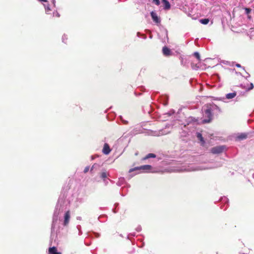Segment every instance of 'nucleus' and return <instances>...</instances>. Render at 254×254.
I'll use <instances>...</instances> for the list:
<instances>
[{
	"label": "nucleus",
	"instance_id": "obj_1",
	"mask_svg": "<svg viewBox=\"0 0 254 254\" xmlns=\"http://www.w3.org/2000/svg\"><path fill=\"white\" fill-rule=\"evenodd\" d=\"M216 107V106L215 105H210L209 106H207L205 109H204L203 116L207 119H204L203 120V123H207L210 122L212 117V111Z\"/></svg>",
	"mask_w": 254,
	"mask_h": 254
},
{
	"label": "nucleus",
	"instance_id": "obj_2",
	"mask_svg": "<svg viewBox=\"0 0 254 254\" xmlns=\"http://www.w3.org/2000/svg\"><path fill=\"white\" fill-rule=\"evenodd\" d=\"M210 167H196L193 165H190L188 166L187 167L182 168L180 170H178V171L183 172V171H198V170H202L207 169H210Z\"/></svg>",
	"mask_w": 254,
	"mask_h": 254
},
{
	"label": "nucleus",
	"instance_id": "obj_3",
	"mask_svg": "<svg viewBox=\"0 0 254 254\" xmlns=\"http://www.w3.org/2000/svg\"><path fill=\"white\" fill-rule=\"evenodd\" d=\"M39 0L46 3H43V5L45 8L46 12L47 14H50V11H51L52 9L49 6H50L49 2L51 3L50 6L51 7H54L55 6V0Z\"/></svg>",
	"mask_w": 254,
	"mask_h": 254
},
{
	"label": "nucleus",
	"instance_id": "obj_4",
	"mask_svg": "<svg viewBox=\"0 0 254 254\" xmlns=\"http://www.w3.org/2000/svg\"><path fill=\"white\" fill-rule=\"evenodd\" d=\"M169 126L167 125L165 129L159 130L152 131L151 134L153 136H159L161 135H166L170 132V130L167 129L169 127Z\"/></svg>",
	"mask_w": 254,
	"mask_h": 254
},
{
	"label": "nucleus",
	"instance_id": "obj_5",
	"mask_svg": "<svg viewBox=\"0 0 254 254\" xmlns=\"http://www.w3.org/2000/svg\"><path fill=\"white\" fill-rule=\"evenodd\" d=\"M138 170H142V172H152V173L155 172L154 171L152 170V168L150 165H146L141 166L140 167H136V168H134L133 169H131L129 170V173H131L134 171Z\"/></svg>",
	"mask_w": 254,
	"mask_h": 254
},
{
	"label": "nucleus",
	"instance_id": "obj_6",
	"mask_svg": "<svg viewBox=\"0 0 254 254\" xmlns=\"http://www.w3.org/2000/svg\"><path fill=\"white\" fill-rule=\"evenodd\" d=\"M225 149V146L224 145L217 146L211 148V152L213 154H219L222 153Z\"/></svg>",
	"mask_w": 254,
	"mask_h": 254
},
{
	"label": "nucleus",
	"instance_id": "obj_7",
	"mask_svg": "<svg viewBox=\"0 0 254 254\" xmlns=\"http://www.w3.org/2000/svg\"><path fill=\"white\" fill-rule=\"evenodd\" d=\"M60 213V210H58V204L57 205L54 215H53V224H52V228L54 227V225H55L56 223L57 222L58 220V216Z\"/></svg>",
	"mask_w": 254,
	"mask_h": 254
},
{
	"label": "nucleus",
	"instance_id": "obj_8",
	"mask_svg": "<svg viewBox=\"0 0 254 254\" xmlns=\"http://www.w3.org/2000/svg\"><path fill=\"white\" fill-rule=\"evenodd\" d=\"M70 219V212L69 211H66L64 216V226L67 225Z\"/></svg>",
	"mask_w": 254,
	"mask_h": 254
},
{
	"label": "nucleus",
	"instance_id": "obj_9",
	"mask_svg": "<svg viewBox=\"0 0 254 254\" xmlns=\"http://www.w3.org/2000/svg\"><path fill=\"white\" fill-rule=\"evenodd\" d=\"M150 14L151 17L154 22L156 23H159L160 22V18L158 17L157 14L155 12L152 11Z\"/></svg>",
	"mask_w": 254,
	"mask_h": 254
},
{
	"label": "nucleus",
	"instance_id": "obj_10",
	"mask_svg": "<svg viewBox=\"0 0 254 254\" xmlns=\"http://www.w3.org/2000/svg\"><path fill=\"white\" fill-rule=\"evenodd\" d=\"M111 152V149L109 145L107 143H105L103 149V153L104 154L108 155Z\"/></svg>",
	"mask_w": 254,
	"mask_h": 254
},
{
	"label": "nucleus",
	"instance_id": "obj_11",
	"mask_svg": "<svg viewBox=\"0 0 254 254\" xmlns=\"http://www.w3.org/2000/svg\"><path fill=\"white\" fill-rule=\"evenodd\" d=\"M168 100V97L167 95H163L161 97L160 100L162 102V104L164 106H166L168 104L167 101Z\"/></svg>",
	"mask_w": 254,
	"mask_h": 254
},
{
	"label": "nucleus",
	"instance_id": "obj_12",
	"mask_svg": "<svg viewBox=\"0 0 254 254\" xmlns=\"http://www.w3.org/2000/svg\"><path fill=\"white\" fill-rule=\"evenodd\" d=\"M49 253L50 254H61V253L57 252V248L55 247L50 248Z\"/></svg>",
	"mask_w": 254,
	"mask_h": 254
},
{
	"label": "nucleus",
	"instance_id": "obj_13",
	"mask_svg": "<svg viewBox=\"0 0 254 254\" xmlns=\"http://www.w3.org/2000/svg\"><path fill=\"white\" fill-rule=\"evenodd\" d=\"M162 51L165 56H169L171 53L170 50L166 47H163Z\"/></svg>",
	"mask_w": 254,
	"mask_h": 254
},
{
	"label": "nucleus",
	"instance_id": "obj_14",
	"mask_svg": "<svg viewBox=\"0 0 254 254\" xmlns=\"http://www.w3.org/2000/svg\"><path fill=\"white\" fill-rule=\"evenodd\" d=\"M236 96V92H232L228 94H227L226 95V97L228 99H231L234 98Z\"/></svg>",
	"mask_w": 254,
	"mask_h": 254
},
{
	"label": "nucleus",
	"instance_id": "obj_15",
	"mask_svg": "<svg viewBox=\"0 0 254 254\" xmlns=\"http://www.w3.org/2000/svg\"><path fill=\"white\" fill-rule=\"evenodd\" d=\"M163 3L164 4V8L168 9L170 8V4L169 2L167 0H162Z\"/></svg>",
	"mask_w": 254,
	"mask_h": 254
},
{
	"label": "nucleus",
	"instance_id": "obj_16",
	"mask_svg": "<svg viewBox=\"0 0 254 254\" xmlns=\"http://www.w3.org/2000/svg\"><path fill=\"white\" fill-rule=\"evenodd\" d=\"M197 137L201 142L202 144L203 145L204 143V140H203V138L202 136V134L199 132H197Z\"/></svg>",
	"mask_w": 254,
	"mask_h": 254
},
{
	"label": "nucleus",
	"instance_id": "obj_17",
	"mask_svg": "<svg viewBox=\"0 0 254 254\" xmlns=\"http://www.w3.org/2000/svg\"><path fill=\"white\" fill-rule=\"evenodd\" d=\"M125 180L124 178H120L119 179V181L117 182V185L119 186H122L125 183Z\"/></svg>",
	"mask_w": 254,
	"mask_h": 254
},
{
	"label": "nucleus",
	"instance_id": "obj_18",
	"mask_svg": "<svg viewBox=\"0 0 254 254\" xmlns=\"http://www.w3.org/2000/svg\"><path fill=\"white\" fill-rule=\"evenodd\" d=\"M247 134L245 133H242L238 136L237 138L239 139H244L246 138Z\"/></svg>",
	"mask_w": 254,
	"mask_h": 254
},
{
	"label": "nucleus",
	"instance_id": "obj_19",
	"mask_svg": "<svg viewBox=\"0 0 254 254\" xmlns=\"http://www.w3.org/2000/svg\"><path fill=\"white\" fill-rule=\"evenodd\" d=\"M156 155L153 153H149L147 154L146 157L144 158V159H147L150 158H155Z\"/></svg>",
	"mask_w": 254,
	"mask_h": 254
},
{
	"label": "nucleus",
	"instance_id": "obj_20",
	"mask_svg": "<svg viewBox=\"0 0 254 254\" xmlns=\"http://www.w3.org/2000/svg\"><path fill=\"white\" fill-rule=\"evenodd\" d=\"M209 19H202L200 20V22L203 24H207L209 22Z\"/></svg>",
	"mask_w": 254,
	"mask_h": 254
},
{
	"label": "nucleus",
	"instance_id": "obj_21",
	"mask_svg": "<svg viewBox=\"0 0 254 254\" xmlns=\"http://www.w3.org/2000/svg\"><path fill=\"white\" fill-rule=\"evenodd\" d=\"M108 175L106 173V172H102L101 174V177L102 179H107V177Z\"/></svg>",
	"mask_w": 254,
	"mask_h": 254
},
{
	"label": "nucleus",
	"instance_id": "obj_22",
	"mask_svg": "<svg viewBox=\"0 0 254 254\" xmlns=\"http://www.w3.org/2000/svg\"><path fill=\"white\" fill-rule=\"evenodd\" d=\"M109 181H111V180L110 179H103V182L104 183L105 185H106V186L108 184Z\"/></svg>",
	"mask_w": 254,
	"mask_h": 254
},
{
	"label": "nucleus",
	"instance_id": "obj_23",
	"mask_svg": "<svg viewBox=\"0 0 254 254\" xmlns=\"http://www.w3.org/2000/svg\"><path fill=\"white\" fill-rule=\"evenodd\" d=\"M246 13L248 14H249L251 11V9L249 8H245V9Z\"/></svg>",
	"mask_w": 254,
	"mask_h": 254
},
{
	"label": "nucleus",
	"instance_id": "obj_24",
	"mask_svg": "<svg viewBox=\"0 0 254 254\" xmlns=\"http://www.w3.org/2000/svg\"><path fill=\"white\" fill-rule=\"evenodd\" d=\"M194 56L198 59V60H199L200 59V56H199V54L197 52H195L194 53Z\"/></svg>",
	"mask_w": 254,
	"mask_h": 254
},
{
	"label": "nucleus",
	"instance_id": "obj_25",
	"mask_svg": "<svg viewBox=\"0 0 254 254\" xmlns=\"http://www.w3.org/2000/svg\"><path fill=\"white\" fill-rule=\"evenodd\" d=\"M153 1L157 5H159L160 4L159 0H153Z\"/></svg>",
	"mask_w": 254,
	"mask_h": 254
},
{
	"label": "nucleus",
	"instance_id": "obj_26",
	"mask_svg": "<svg viewBox=\"0 0 254 254\" xmlns=\"http://www.w3.org/2000/svg\"><path fill=\"white\" fill-rule=\"evenodd\" d=\"M89 170V166H87L86 167H85V168L84 169V172L85 173H87Z\"/></svg>",
	"mask_w": 254,
	"mask_h": 254
},
{
	"label": "nucleus",
	"instance_id": "obj_27",
	"mask_svg": "<svg viewBox=\"0 0 254 254\" xmlns=\"http://www.w3.org/2000/svg\"><path fill=\"white\" fill-rule=\"evenodd\" d=\"M254 88V85L253 83L250 84V87L248 88V90L252 89Z\"/></svg>",
	"mask_w": 254,
	"mask_h": 254
},
{
	"label": "nucleus",
	"instance_id": "obj_28",
	"mask_svg": "<svg viewBox=\"0 0 254 254\" xmlns=\"http://www.w3.org/2000/svg\"><path fill=\"white\" fill-rule=\"evenodd\" d=\"M120 118L121 119V120L122 121V122L125 124H126L127 123V121H124V120H123V118L122 117H120Z\"/></svg>",
	"mask_w": 254,
	"mask_h": 254
},
{
	"label": "nucleus",
	"instance_id": "obj_29",
	"mask_svg": "<svg viewBox=\"0 0 254 254\" xmlns=\"http://www.w3.org/2000/svg\"><path fill=\"white\" fill-rule=\"evenodd\" d=\"M67 39L66 37V36L65 35H64L63 36V38H62V40H63V42H64V39Z\"/></svg>",
	"mask_w": 254,
	"mask_h": 254
},
{
	"label": "nucleus",
	"instance_id": "obj_30",
	"mask_svg": "<svg viewBox=\"0 0 254 254\" xmlns=\"http://www.w3.org/2000/svg\"><path fill=\"white\" fill-rule=\"evenodd\" d=\"M245 72H246V73L247 75L246 76H245L246 78L250 77V74L249 73L247 72L246 71H245Z\"/></svg>",
	"mask_w": 254,
	"mask_h": 254
},
{
	"label": "nucleus",
	"instance_id": "obj_31",
	"mask_svg": "<svg viewBox=\"0 0 254 254\" xmlns=\"http://www.w3.org/2000/svg\"><path fill=\"white\" fill-rule=\"evenodd\" d=\"M222 200L223 201H225V202H227V198H226V197H224L223 198H222Z\"/></svg>",
	"mask_w": 254,
	"mask_h": 254
},
{
	"label": "nucleus",
	"instance_id": "obj_32",
	"mask_svg": "<svg viewBox=\"0 0 254 254\" xmlns=\"http://www.w3.org/2000/svg\"><path fill=\"white\" fill-rule=\"evenodd\" d=\"M236 65L238 67H240L241 66V65L239 64H236Z\"/></svg>",
	"mask_w": 254,
	"mask_h": 254
},
{
	"label": "nucleus",
	"instance_id": "obj_33",
	"mask_svg": "<svg viewBox=\"0 0 254 254\" xmlns=\"http://www.w3.org/2000/svg\"><path fill=\"white\" fill-rule=\"evenodd\" d=\"M140 230H141L140 227H138V228H137V231H138V232H139V231H140Z\"/></svg>",
	"mask_w": 254,
	"mask_h": 254
},
{
	"label": "nucleus",
	"instance_id": "obj_34",
	"mask_svg": "<svg viewBox=\"0 0 254 254\" xmlns=\"http://www.w3.org/2000/svg\"><path fill=\"white\" fill-rule=\"evenodd\" d=\"M56 16H57V17H59L60 15H59V14L58 13L56 12Z\"/></svg>",
	"mask_w": 254,
	"mask_h": 254
},
{
	"label": "nucleus",
	"instance_id": "obj_35",
	"mask_svg": "<svg viewBox=\"0 0 254 254\" xmlns=\"http://www.w3.org/2000/svg\"><path fill=\"white\" fill-rule=\"evenodd\" d=\"M167 114L169 116H171L172 113H167Z\"/></svg>",
	"mask_w": 254,
	"mask_h": 254
},
{
	"label": "nucleus",
	"instance_id": "obj_36",
	"mask_svg": "<svg viewBox=\"0 0 254 254\" xmlns=\"http://www.w3.org/2000/svg\"><path fill=\"white\" fill-rule=\"evenodd\" d=\"M60 199H59L58 202V203H60Z\"/></svg>",
	"mask_w": 254,
	"mask_h": 254
},
{
	"label": "nucleus",
	"instance_id": "obj_37",
	"mask_svg": "<svg viewBox=\"0 0 254 254\" xmlns=\"http://www.w3.org/2000/svg\"><path fill=\"white\" fill-rule=\"evenodd\" d=\"M253 177L254 178V173L253 175Z\"/></svg>",
	"mask_w": 254,
	"mask_h": 254
},
{
	"label": "nucleus",
	"instance_id": "obj_38",
	"mask_svg": "<svg viewBox=\"0 0 254 254\" xmlns=\"http://www.w3.org/2000/svg\"><path fill=\"white\" fill-rule=\"evenodd\" d=\"M77 219H80V217H78Z\"/></svg>",
	"mask_w": 254,
	"mask_h": 254
}]
</instances>
